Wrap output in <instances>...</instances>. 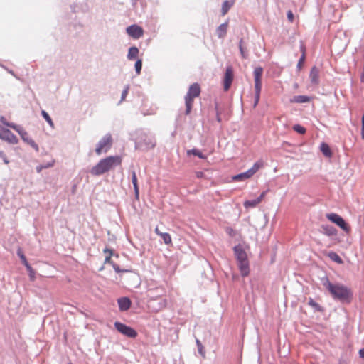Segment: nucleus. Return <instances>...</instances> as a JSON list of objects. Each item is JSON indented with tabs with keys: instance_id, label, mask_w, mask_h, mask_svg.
Segmentation results:
<instances>
[{
	"instance_id": "18",
	"label": "nucleus",
	"mask_w": 364,
	"mask_h": 364,
	"mask_svg": "<svg viewBox=\"0 0 364 364\" xmlns=\"http://www.w3.org/2000/svg\"><path fill=\"white\" fill-rule=\"evenodd\" d=\"M117 301L121 311H127L130 308L131 301L127 297L120 298Z\"/></svg>"
},
{
	"instance_id": "4",
	"label": "nucleus",
	"mask_w": 364,
	"mask_h": 364,
	"mask_svg": "<svg viewBox=\"0 0 364 364\" xmlns=\"http://www.w3.org/2000/svg\"><path fill=\"white\" fill-rule=\"evenodd\" d=\"M0 122L4 125H5L6 127H9L12 128L13 129H14L15 131H16L21 136V139L25 142H26L28 144H29L33 149H34L35 151H39L38 144L30 137V136L27 132L23 130L18 125H16L15 124L9 123L4 117H1L0 118Z\"/></svg>"
},
{
	"instance_id": "30",
	"label": "nucleus",
	"mask_w": 364,
	"mask_h": 364,
	"mask_svg": "<svg viewBox=\"0 0 364 364\" xmlns=\"http://www.w3.org/2000/svg\"><path fill=\"white\" fill-rule=\"evenodd\" d=\"M26 267L28 272L30 280L33 282L36 279V272L30 264L27 265Z\"/></svg>"
},
{
	"instance_id": "14",
	"label": "nucleus",
	"mask_w": 364,
	"mask_h": 364,
	"mask_svg": "<svg viewBox=\"0 0 364 364\" xmlns=\"http://www.w3.org/2000/svg\"><path fill=\"white\" fill-rule=\"evenodd\" d=\"M309 78L314 85H318L319 84V70L317 67L314 66L311 68Z\"/></svg>"
},
{
	"instance_id": "7",
	"label": "nucleus",
	"mask_w": 364,
	"mask_h": 364,
	"mask_svg": "<svg viewBox=\"0 0 364 364\" xmlns=\"http://www.w3.org/2000/svg\"><path fill=\"white\" fill-rule=\"evenodd\" d=\"M112 144V138L111 134H107L104 136L98 142L95 149V152L97 155H100L102 153L107 152Z\"/></svg>"
},
{
	"instance_id": "48",
	"label": "nucleus",
	"mask_w": 364,
	"mask_h": 364,
	"mask_svg": "<svg viewBox=\"0 0 364 364\" xmlns=\"http://www.w3.org/2000/svg\"><path fill=\"white\" fill-rule=\"evenodd\" d=\"M217 119H218V122H220V118L219 114H218V116H217Z\"/></svg>"
},
{
	"instance_id": "22",
	"label": "nucleus",
	"mask_w": 364,
	"mask_h": 364,
	"mask_svg": "<svg viewBox=\"0 0 364 364\" xmlns=\"http://www.w3.org/2000/svg\"><path fill=\"white\" fill-rule=\"evenodd\" d=\"M311 100V97L306 95H298L295 96L294 99L291 100L293 102L296 103H305L309 102Z\"/></svg>"
},
{
	"instance_id": "46",
	"label": "nucleus",
	"mask_w": 364,
	"mask_h": 364,
	"mask_svg": "<svg viewBox=\"0 0 364 364\" xmlns=\"http://www.w3.org/2000/svg\"><path fill=\"white\" fill-rule=\"evenodd\" d=\"M361 135L362 138L364 139V125L362 126Z\"/></svg>"
},
{
	"instance_id": "42",
	"label": "nucleus",
	"mask_w": 364,
	"mask_h": 364,
	"mask_svg": "<svg viewBox=\"0 0 364 364\" xmlns=\"http://www.w3.org/2000/svg\"><path fill=\"white\" fill-rule=\"evenodd\" d=\"M112 267H113L114 269L117 272H121V269H119V267L117 264H112Z\"/></svg>"
},
{
	"instance_id": "26",
	"label": "nucleus",
	"mask_w": 364,
	"mask_h": 364,
	"mask_svg": "<svg viewBox=\"0 0 364 364\" xmlns=\"http://www.w3.org/2000/svg\"><path fill=\"white\" fill-rule=\"evenodd\" d=\"M321 151L326 156H331V154H332L329 146L327 144H326V143L321 144Z\"/></svg>"
},
{
	"instance_id": "27",
	"label": "nucleus",
	"mask_w": 364,
	"mask_h": 364,
	"mask_svg": "<svg viewBox=\"0 0 364 364\" xmlns=\"http://www.w3.org/2000/svg\"><path fill=\"white\" fill-rule=\"evenodd\" d=\"M187 154L188 155H194V156H196L200 159H205V156L203 154V153L199 151L198 149H191V150H188L187 151Z\"/></svg>"
},
{
	"instance_id": "29",
	"label": "nucleus",
	"mask_w": 364,
	"mask_h": 364,
	"mask_svg": "<svg viewBox=\"0 0 364 364\" xmlns=\"http://www.w3.org/2000/svg\"><path fill=\"white\" fill-rule=\"evenodd\" d=\"M163 240L164 242L166 245L171 244L172 240L171 235L167 232H163L160 236Z\"/></svg>"
},
{
	"instance_id": "39",
	"label": "nucleus",
	"mask_w": 364,
	"mask_h": 364,
	"mask_svg": "<svg viewBox=\"0 0 364 364\" xmlns=\"http://www.w3.org/2000/svg\"><path fill=\"white\" fill-rule=\"evenodd\" d=\"M287 18H288V20L290 22H293L294 17L293 13L291 11H288V13H287Z\"/></svg>"
},
{
	"instance_id": "37",
	"label": "nucleus",
	"mask_w": 364,
	"mask_h": 364,
	"mask_svg": "<svg viewBox=\"0 0 364 364\" xmlns=\"http://www.w3.org/2000/svg\"><path fill=\"white\" fill-rule=\"evenodd\" d=\"M198 350L200 354L205 357V352L203 350V346L199 340H196Z\"/></svg>"
},
{
	"instance_id": "31",
	"label": "nucleus",
	"mask_w": 364,
	"mask_h": 364,
	"mask_svg": "<svg viewBox=\"0 0 364 364\" xmlns=\"http://www.w3.org/2000/svg\"><path fill=\"white\" fill-rule=\"evenodd\" d=\"M239 48H240V53H241V55H242V58H245V59L247 58V53L245 51V48L243 46V40L242 39H241L240 41Z\"/></svg>"
},
{
	"instance_id": "33",
	"label": "nucleus",
	"mask_w": 364,
	"mask_h": 364,
	"mask_svg": "<svg viewBox=\"0 0 364 364\" xmlns=\"http://www.w3.org/2000/svg\"><path fill=\"white\" fill-rule=\"evenodd\" d=\"M308 304H309V306L314 307L315 309H316L318 311H321V308L320 305L318 303L315 302L314 301V299H311V298H310L309 299Z\"/></svg>"
},
{
	"instance_id": "28",
	"label": "nucleus",
	"mask_w": 364,
	"mask_h": 364,
	"mask_svg": "<svg viewBox=\"0 0 364 364\" xmlns=\"http://www.w3.org/2000/svg\"><path fill=\"white\" fill-rule=\"evenodd\" d=\"M41 114H42L43 117L44 118V119L50 124V126L51 127H53L54 124H53L52 119L49 116V114L44 110H42Z\"/></svg>"
},
{
	"instance_id": "6",
	"label": "nucleus",
	"mask_w": 364,
	"mask_h": 364,
	"mask_svg": "<svg viewBox=\"0 0 364 364\" xmlns=\"http://www.w3.org/2000/svg\"><path fill=\"white\" fill-rule=\"evenodd\" d=\"M264 163L262 161L259 160L255 162L251 168L248 169L247 171L234 176L232 179L234 181H245L246 179L250 178L256 172L259 171V168L263 167Z\"/></svg>"
},
{
	"instance_id": "5",
	"label": "nucleus",
	"mask_w": 364,
	"mask_h": 364,
	"mask_svg": "<svg viewBox=\"0 0 364 364\" xmlns=\"http://www.w3.org/2000/svg\"><path fill=\"white\" fill-rule=\"evenodd\" d=\"M262 73L263 69L261 67L255 68L253 72L255 79V102L253 105L254 107H257L260 99Z\"/></svg>"
},
{
	"instance_id": "25",
	"label": "nucleus",
	"mask_w": 364,
	"mask_h": 364,
	"mask_svg": "<svg viewBox=\"0 0 364 364\" xmlns=\"http://www.w3.org/2000/svg\"><path fill=\"white\" fill-rule=\"evenodd\" d=\"M104 253L106 254L105 263H109L112 265L113 262L112 260V256L113 255V251L110 249L106 248L104 250Z\"/></svg>"
},
{
	"instance_id": "41",
	"label": "nucleus",
	"mask_w": 364,
	"mask_h": 364,
	"mask_svg": "<svg viewBox=\"0 0 364 364\" xmlns=\"http://www.w3.org/2000/svg\"><path fill=\"white\" fill-rule=\"evenodd\" d=\"M226 231L231 236L234 235L235 234V230L231 228H227Z\"/></svg>"
},
{
	"instance_id": "1",
	"label": "nucleus",
	"mask_w": 364,
	"mask_h": 364,
	"mask_svg": "<svg viewBox=\"0 0 364 364\" xmlns=\"http://www.w3.org/2000/svg\"><path fill=\"white\" fill-rule=\"evenodd\" d=\"M122 157L119 156H111L101 159L91 170L92 176H100L109 171L117 166L121 165Z\"/></svg>"
},
{
	"instance_id": "10",
	"label": "nucleus",
	"mask_w": 364,
	"mask_h": 364,
	"mask_svg": "<svg viewBox=\"0 0 364 364\" xmlns=\"http://www.w3.org/2000/svg\"><path fill=\"white\" fill-rule=\"evenodd\" d=\"M0 139L11 144H16L18 138L9 129L0 127Z\"/></svg>"
},
{
	"instance_id": "11",
	"label": "nucleus",
	"mask_w": 364,
	"mask_h": 364,
	"mask_svg": "<svg viewBox=\"0 0 364 364\" xmlns=\"http://www.w3.org/2000/svg\"><path fill=\"white\" fill-rule=\"evenodd\" d=\"M234 78V73L232 68L229 66L226 68L225 73L223 78L224 90L228 91L232 82Z\"/></svg>"
},
{
	"instance_id": "8",
	"label": "nucleus",
	"mask_w": 364,
	"mask_h": 364,
	"mask_svg": "<svg viewBox=\"0 0 364 364\" xmlns=\"http://www.w3.org/2000/svg\"><path fill=\"white\" fill-rule=\"evenodd\" d=\"M326 218L331 222L335 223L338 227H340L343 231L346 232H349L350 231V227L346 223L343 218L336 213H328L326 214Z\"/></svg>"
},
{
	"instance_id": "12",
	"label": "nucleus",
	"mask_w": 364,
	"mask_h": 364,
	"mask_svg": "<svg viewBox=\"0 0 364 364\" xmlns=\"http://www.w3.org/2000/svg\"><path fill=\"white\" fill-rule=\"evenodd\" d=\"M127 33L133 38L138 39L143 36L144 31L137 25H132L127 28Z\"/></svg>"
},
{
	"instance_id": "35",
	"label": "nucleus",
	"mask_w": 364,
	"mask_h": 364,
	"mask_svg": "<svg viewBox=\"0 0 364 364\" xmlns=\"http://www.w3.org/2000/svg\"><path fill=\"white\" fill-rule=\"evenodd\" d=\"M134 66H135V70H136L137 75H139L141 73V68H142L141 60H137L136 62L135 63Z\"/></svg>"
},
{
	"instance_id": "17",
	"label": "nucleus",
	"mask_w": 364,
	"mask_h": 364,
	"mask_svg": "<svg viewBox=\"0 0 364 364\" xmlns=\"http://www.w3.org/2000/svg\"><path fill=\"white\" fill-rule=\"evenodd\" d=\"M321 228V232L327 236H335L337 235V230L331 225H323Z\"/></svg>"
},
{
	"instance_id": "47",
	"label": "nucleus",
	"mask_w": 364,
	"mask_h": 364,
	"mask_svg": "<svg viewBox=\"0 0 364 364\" xmlns=\"http://www.w3.org/2000/svg\"><path fill=\"white\" fill-rule=\"evenodd\" d=\"M4 161L5 164H9V161L7 160V159L6 157L4 158Z\"/></svg>"
},
{
	"instance_id": "40",
	"label": "nucleus",
	"mask_w": 364,
	"mask_h": 364,
	"mask_svg": "<svg viewBox=\"0 0 364 364\" xmlns=\"http://www.w3.org/2000/svg\"><path fill=\"white\" fill-rule=\"evenodd\" d=\"M128 94V87L124 90V91L122 93V100H124L126 97V96Z\"/></svg>"
},
{
	"instance_id": "15",
	"label": "nucleus",
	"mask_w": 364,
	"mask_h": 364,
	"mask_svg": "<svg viewBox=\"0 0 364 364\" xmlns=\"http://www.w3.org/2000/svg\"><path fill=\"white\" fill-rule=\"evenodd\" d=\"M240 274L242 277H247L250 273V267L248 260L240 261L237 262Z\"/></svg>"
},
{
	"instance_id": "45",
	"label": "nucleus",
	"mask_w": 364,
	"mask_h": 364,
	"mask_svg": "<svg viewBox=\"0 0 364 364\" xmlns=\"http://www.w3.org/2000/svg\"><path fill=\"white\" fill-rule=\"evenodd\" d=\"M203 173L201 171H198L196 173V176L198 178H201L203 176Z\"/></svg>"
},
{
	"instance_id": "16",
	"label": "nucleus",
	"mask_w": 364,
	"mask_h": 364,
	"mask_svg": "<svg viewBox=\"0 0 364 364\" xmlns=\"http://www.w3.org/2000/svg\"><path fill=\"white\" fill-rule=\"evenodd\" d=\"M234 252H235V255L237 258V262L247 259V254L244 251V250L242 248L241 246L238 245V246L235 247Z\"/></svg>"
},
{
	"instance_id": "20",
	"label": "nucleus",
	"mask_w": 364,
	"mask_h": 364,
	"mask_svg": "<svg viewBox=\"0 0 364 364\" xmlns=\"http://www.w3.org/2000/svg\"><path fill=\"white\" fill-rule=\"evenodd\" d=\"M234 2L232 1H225L223 3L221 8L222 16H225L229 11L230 8L233 6Z\"/></svg>"
},
{
	"instance_id": "34",
	"label": "nucleus",
	"mask_w": 364,
	"mask_h": 364,
	"mask_svg": "<svg viewBox=\"0 0 364 364\" xmlns=\"http://www.w3.org/2000/svg\"><path fill=\"white\" fill-rule=\"evenodd\" d=\"M329 257H331V259H332L333 261L341 264L342 263V259H341V257L335 252H330L329 253Z\"/></svg>"
},
{
	"instance_id": "3",
	"label": "nucleus",
	"mask_w": 364,
	"mask_h": 364,
	"mask_svg": "<svg viewBox=\"0 0 364 364\" xmlns=\"http://www.w3.org/2000/svg\"><path fill=\"white\" fill-rule=\"evenodd\" d=\"M200 87L198 83L192 84L188 90L186 95L185 96V104H186V115L189 114L193 105V100L196 97H198L200 94Z\"/></svg>"
},
{
	"instance_id": "38",
	"label": "nucleus",
	"mask_w": 364,
	"mask_h": 364,
	"mask_svg": "<svg viewBox=\"0 0 364 364\" xmlns=\"http://www.w3.org/2000/svg\"><path fill=\"white\" fill-rule=\"evenodd\" d=\"M53 166V164H48L47 166H38V167L36 168L37 172H38V173H40V172L42 171V169H43V168H46L50 167V166Z\"/></svg>"
},
{
	"instance_id": "2",
	"label": "nucleus",
	"mask_w": 364,
	"mask_h": 364,
	"mask_svg": "<svg viewBox=\"0 0 364 364\" xmlns=\"http://www.w3.org/2000/svg\"><path fill=\"white\" fill-rule=\"evenodd\" d=\"M323 285L328 290L333 299H338L342 302H350L353 294L351 290L347 287L340 284H333L330 282L328 279H326Z\"/></svg>"
},
{
	"instance_id": "32",
	"label": "nucleus",
	"mask_w": 364,
	"mask_h": 364,
	"mask_svg": "<svg viewBox=\"0 0 364 364\" xmlns=\"http://www.w3.org/2000/svg\"><path fill=\"white\" fill-rule=\"evenodd\" d=\"M293 129L301 134H304L306 133V129L300 124L294 125Z\"/></svg>"
},
{
	"instance_id": "21",
	"label": "nucleus",
	"mask_w": 364,
	"mask_h": 364,
	"mask_svg": "<svg viewBox=\"0 0 364 364\" xmlns=\"http://www.w3.org/2000/svg\"><path fill=\"white\" fill-rule=\"evenodd\" d=\"M132 182L134 186L135 196L136 198H139V186H138V183H137V177H136V174L135 171H132Z\"/></svg>"
},
{
	"instance_id": "44",
	"label": "nucleus",
	"mask_w": 364,
	"mask_h": 364,
	"mask_svg": "<svg viewBox=\"0 0 364 364\" xmlns=\"http://www.w3.org/2000/svg\"><path fill=\"white\" fill-rule=\"evenodd\" d=\"M154 231H155V233H156V235H159V236H161V235L163 233V232H161L159 230V229L158 228V227H156V228H155V230H154Z\"/></svg>"
},
{
	"instance_id": "36",
	"label": "nucleus",
	"mask_w": 364,
	"mask_h": 364,
	"mask_svg": "<svg viewBox=\"0 0 364 364\" xmlns=\"http://www.w3.org/2000/svg\"><path fill=\"white\" fill-rule=\"evenodd\" d=\"M18 255L21 258V259L23 264L25 265V267H26L27 265L29 264L24 254L20 250L18 251Z\"/></svg>"
},
{
	"instance_id": "43",
	"label": "nucleus",
	"mask_w": 364,
	"mask_h": 364,
	"mask_svg": "<svg viewBox=\"0 0 364 364\" xmlns=\"http://www.w3.org/2000/svg\"><path fill=\"white\" fill-rule=\"evenodd\" d=\"M359 355L360 358H364V348L359 350Z\"/></svg>"
},
{
	"instance_id": "24",
	"label": "nucleus",
	"mask_w": 364,
	"mask_h": 364,
	"mask_svg": "<svg viewBox=\"0 0 364 364\" xmlns=\"http://www.w3.org/2000/svg\"><path fill=\"white\" fill-rule=\"evenodd\" d=\"M301 56L298 62L297 68L300 70L304 63L305 58H306V48L304 45H301Z\"/></svg>"
},
{
	"instance_id": "9",
	"label": "nucleus",
	"mask_w": 364,
	"mask_h": 364,
	"mask_svg": "<svg viewBox=\"0 0 364 364\" xmlns=\"http://www.w3.org/2000/svg\"><path fill=\"white\" fill-rule=\"evenodd\" d=\"M114 327L119 332L129 338H134L138 335L137 332L134 328L119 321L114 323Z\"/></svg>"
},
{
	"instance_id": "19",
	"label": "nucleus",
	"mask_w": 364,
	"mask_h": 364,
	"mask_svg": "<svg viewBox=\"0 0 364 364\" xmlns=\"http://www.w3.org/2000/svg\"><path fill=\"white\" fill-rule=\"evenodd\" d=\"M228 27V22L220 24L216 29V33L219 38H223L226 34Z\"/></svg>"
},
{
	"instance_id": "23",
	"label": "nucleus",
	"mask_w": 364,
	"mask_h": 364,
	"mask_svg": "<svg viewBox=\"0 0 364 364\" xmlns=\"http://www.w3.org/2000/svg\"><path fill=\"white\" fill-rule=\"evenodd\" d=\"M138 54H139V49L136 48V47H131L129 49V52H128V55H127V58L129 60H133L134 58H136L137 56H138Z\"/></svg>"
},
{
	"instance_id": "13",
	"label": "nucleus",
	"mask_w": 364,
	"mask_h": 364,
	"mask_svg": "<svg viewBox=\"0 0 364 364\" xmlns=\"http://www.w3.org/2000/svg\"><path fill=\"white\" fill-rule=\"evenodd\" d=\"M266 195V191H263L260 196L257 198L255 200H246L244 202V206L245 208H255L256 207L259 203L262 202L263 198H264Z\"/></svg>"
},
{
	"instance_id": "49",
	"label": "nucleus",
	"mask_w": 364,
	"mask_h": 364,
	"mask_svg": "<svg viewBox=\"0 0 364 364\" xmlns=\"http://www.w3.org/2000/svg\"><path fill=\"white\" fill-rule=\"evenodd\" d=\"M231 1H233V2L235 3V0H231Z\"/></svg>"
}]
</instances>
